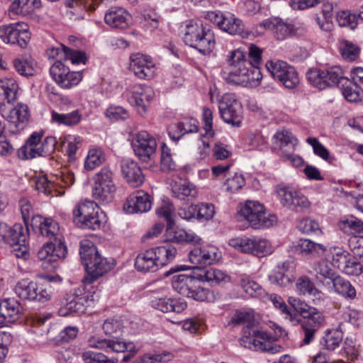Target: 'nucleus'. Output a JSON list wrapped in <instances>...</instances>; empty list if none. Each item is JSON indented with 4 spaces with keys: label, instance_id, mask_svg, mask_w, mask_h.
<instances>
[{
    "label": "nucleus",
    "instance_id": "obj_56",
    "mask_svg": "<svg viewBox=\"0 0 363 363\" xmlns=\"http://www.w3.org/2000/svg\"><path fill=\"white\" fill-rule=\"evenodd\" d=\"M64 61H55L50 69V73L52 79L62 87L65 74L68 73V67L64 64Z\"/></svg>",
    "mask_w": 363,
    "mask_h": 363
},
{
    "label": "nucleus",
    "instance_id": "obj_44",
    "mask_svg": "<svg viewBox=\"0 0 363 363\" xmlns=\"http://www.w3.org/2000/svg\"><path fill=\"white\" fill-rule=\"evenodd\" d=\"M106 222V216L104 212L100 210L97 205L96 209L93 211L91 216H89V218L84 220V223L80 226V228L94 230H99L104 226Z\"/></svg>",
    "mask_w": 363,
    "mask_h": 363
},
{
    "label": "nucleus",
    "instance_id": "obj_22",
    "mask_svg": "<svg viewBox=\"0 0 363 363\" xmlns=\"http://www.w3.org/2000/svg\"><path fill=\"white\" fill-rule=\"evenodd\" d=\"M130 93V96H128L130 104L135 106L140 115L144 114L154 96L153 89L149 86L137 84L131 89Z\"/></svg>",
    "mask_w": 363,
    "mask_h": 363
},
{
    "label": "nucleus",
    "instance_id": "obj_3",
    "mask_svg": "<svg viewBox=\"0 0 363 363\" xmlns=\"http://www.w3.org/2000/svg\"><path fill=\"white\" fill-rule=\"evenodd\" d=\"M230 80L244 86H257L262 78L259 67L245 59L242 51L230 52L228 57Z\"/></svg>",
    "mask_w": 363,
    "mask_h": 363
},
{
    "label": "nucleus",
    "instance_id": "obj_57",
    "mask_svg": "<svg viewBox=\"0 0 363 363\" xmlns=\"http://www.w3.org/2000/svg\"><path fill=\"white\" fill-rule=\"evenodd\" d=\"M161 168L164 171H172L176 169L177 164L172 159L170 148L162 143L161 146Z\"/></svg>",
    "mask_w": 363,
    "mask_h": 363
},
{
    "label": "nucleus",
    "instance_id": "obj_52",
    "mask_svg": "<svg viewBox=\"0 0 363 363\" xmlns=\"http://www.w3.org/2000/svg\"><path fill=\"white\" fill-rule=\"evenodd\" d=\"M303 316L307 318V320L303 324H308L309 327L315 328V329H318L325 321L323 313L315 308L310 306Z\"/></svg>",
    "mask_w": 363,
    "mask_h": 363
},
{
    "label": "nucleus",
    "instance_id": "obj_32",
    "mask_svg": "<svg viewBox=\"0 0 363 363\" xmlns=\"http://www.w3.org/2000/svg\"><path fill=\"white\" fill-rule=\"evenodd\" d=\"M297 250L306 257L310 258L320 257L326 252V247L310 239H301L297 246Z\"/></svg>",
    "mask_w": 363,
    "mask_h": 363
},
{
    "label": "nucleus",
    "instance_id": "obj_8",
    "mask_svg": "<svg viewBox=\"0 0 363 363\" xmlns=\"http://www.w3.org/2000/svg\"><path fill=\"white\" fill-rule=\"evenodd\" d=\"M228 244L241 252L251 254L259 257L271 255L274 250L269 240L256 237L233 238L229 240Z\"/></svg>",
    "mask_w": 363,
    "mask_h": 363
},
{
    "label": "nucleus",
    "instance_id": "obj_50",
    "mask_svg": "<svg viewBox=\"0 0 363 363\" xmlns=\"http://www.w3.org/2000/svg\"><path fill=\"white\" fill-rule=\"evenodd\" d=\"M330 253L332 255L330 264L335 268L342 270L343 267L345 266L347 262H348V259L351 256L350 253L346 250L337 247L331 248Z\"/></svg>",
    "mask_w": 363,
    "mask_h": 363
},
{
    "label": "nucleus",
    "instance_id": "obj_37",
    "mask_svg": "<svg viewBox=\"0 0 363 363\" xmlns=\"http://www.w3.org/2000/svg\"><path fill=\"white\" fill-rule=\"evenodd\" d=\"M155 253L157 264L159 267H163L172 262L177 254V250L169 242L152 248Z\"/></svg>",
    "mask_w": 363,
    "mask_h": 363
},
{
    "label": "nucleus",
    "instance_id": "obj_5",
    "mask_svg": "<svg viewBox=\"0 0 363 363\" xmlns=\"http://www.w3.org/2000/svg\"><path fill=\"white\" fill-rule=\"evenodd\" d=\"M199 273L193 271L190 274H180L173 277L172 287L182 296L196 301H209L211 293L208 289L201 286Z\"/></svg>",
    "mask_w": 363,
    "mask_h": 363
},
{
    "label": "nucleus",
    "instance_id": "obj_62",
    "mask_svg": "<svg viewBox=\"0 0 363 363\" xmlns=\"http://www.w3.org/2000/svg\"><path fill=\"white\" fill-rule=\"evenodd\" d=\"M106 116L111 121H125L129 117L128 112L121 106H111L106 112Z\"/></svg>",
    "mask_w": 363,
    "mask_h": 363
},
{
    "label": "nucleus",
    "instance_id": "obj_15",
    "mask_svg": "<svg viewBox=\"0 0 363 363\" xmlns=\"http://www.w3.org/2000/svg\"><path fill=\"white\" fill-rule=\"evenodd\" d=\"M219 111L227 123L233 126H240L242 121V106L232 94H225L219 102Z\"/></svg>",
    "mask_w": 363,
    "mask_h": 363
},
{
    "label": "nucleus",
    "instance_id": "obj_20",
    "mask_svg": "<svg viewBox=\"0 0 363 363\" xmlns=\"http://www.w3.org/2000/svg\"><path fill=\"white\" fill-rule=\"evenodd\" d=\"M130 69L138 78L144 79L152 78L156 71L155 65L151 57L139 52L130 56Z\"/></svg>",
    "mask_w": 363,
    "mask_h": 363
},
{
    "label": "nucleus",
    "instance_id": "obj_39",
    "mask_svg": "<svg viewBox=\"0 0 363 363\" xmlns=\"http://www.w3.org/2000/svg\"><path fill=\"white\" fill-rule=\"evenodd\" d=\"M338 225L341 230L348 235L363 236V222L354 216H349L343 218Z\"/></svg>",
    "mask_w": 363,
    "mask_h": 363
},
{
    "label": "nucleus",
    "instance_id": "obj_60",
    "mask_svg": "<svg viewBox=\"0 0 363 363\" xmlns=\"http://www.w3.org/2000/svg\"><path fill=\"white\" fill-rule=\"evenodd\" d=\"M15 70L21 76L28 77L33 74V62L27 59L16 58L13 60Z\"/></svg>",
    "mask_w": 363,
    "mask_h": 363
},
{
    "label": "nucleus",
    "instance_id": "obj_55",
    "mask_svg": "<svg viewBox=\"0 0 363 363\" xmlns=\"http://www.w3.org/2000/svg\"><path fill=\"white\" fill-rule=\"evenodd\" d=\"M336 20L341 27H348L354 29L357 26V18L355 14L349 11H340L336 14Z\"/></svg>",
    "mask_w": 363,
    "mask_h": 363
},
{
    "label": "nucleus",
    "instance_id": "obj_16",
    "mask_svg": "<svg viewBox=\"0 0 363 363\" xmlns=\"http://www.w3.org/2000/svg\"><path fill=\"white\" fill-rule=\"evenodd\" d=\"M221 258V252L214 246L194 247L189 252V260L194 265V271L202 269L206 265H211Z\"/></svg>",
    "mask_w": 363,
    "mask_h": 363
},
{
    "label": "nucleus",
    "instance_id": "obj_24",
    "mask_svg": "<svg viewBox=\"0 0 363 363\" xmlns=\"http://www.w3.org/2000/svg\"><path fill=\"white\" fill-rule=\"evenodd\" d=\"M31 225L33 229L38 230L43 236L53 238L54 241L57 238L62 240L58 223L52 218L35 216L33 217Z\"/></svg>",
    "mask_w": 363,
    "mask_h": 363
},
{
    "label": "nucleus",
    "instance_id": "obj_29",
    "mask_svg": "<svg viewBox=\"0 0 363 363\" xmlns=\"http://www.w3.org/2000/svg\"><path fill=\"white\" fill-rule=\"evenodd\" d=\"M104 20L113 28L125 29L130 26L131 16L123 8H111L106 13Z\"/></svg>",
    "mask_w": 363,
    "mask_h": 363
},
{
    "label": "nucleus",
    "instance_id": "obj_53",
    "mask_svg": "<svg viewBox=\"0 0 363 363\" xmlns=\"http://www.w3.org/2000/svg\"><path fill=\"white\" fill-rule=\"evenodd\" d=\"M35 189L45 194L52 195L55 187V181L50 180L45 175L36 176L33 179Z\"/></svg>",
    "mask_w": 363,
    "mask_h": 363
},
{
    "label": "nucleus",
    "instance_id": "obj_34",
    "mask_svg": "<svg viewBox=\"0 0 363 363\" xmlns=\"http://www.w3.org/2000/svg\"><path fill=\"white\" fill-rule=\"evenodd\" d=\"M135 267L141 272H155L160 267L152 248L138 255L135 262Z\"/></svg>",
    "mask_w": 363,
    "mask_h": 363
},
{
    "label": "nucleus",
    "instance_id": "obj_6",
    "mask_svg": "<svg viewBox=\"0 0 363 363\" xmlns=\"http://www.w3.org/2000/svg\"><path fill=\"white\" fill-rule=\"evenodd\" d=\"M92 179V197L100 203L111 202L116 191L113 172L108 167H103Z\"/></svg>",
    "mask_w": 363,
    "mask_h": 363
},
{
    "label": "nucleus",
    "instance_id": "obj_1",
    "mask_svg": "<svg viewBox=\"0 0 363 363\" xmlns=\"http://www.w3.org/2000/svg\"><path fill=\"white\" fill-rule=\"evenodd\" d=\"M79 254L89 277L83 279L80 286L66 295L64 306L59 310L62 316L84 313L86 306L99 298V290L92 283L110 269V266L94 245L82 244Z\"/></svg>",
    "mask_w": 363,
    "mask_h": 363
},
{
    "label": "nucleus",
    "instance_id": "obj_25",
    "mask_svg": "<svg viewBox=\"0 0 363 363\" xmlns=\"http://www.w3.org/2000/svg\"><path fill=\"white\" fill-rule=\"evenodd\" d=\"M152 206V202L148 194L138 191L129 196L124 205V210L128 213H145Z\"/></svg>",
    "mask_w": 363,
    "mask_h": 363
},
{
    "label": "nucleus",
    "instance_id": "obj_36",
    "mask_svg": "<svg viewBox=\"0 0 363 363\" xmlns=\"http://www.w3.org/2000/svg\"><path fill=\"white\" fill-rule=\"evenodd\" d=\"M290 263L284 262L281 265L277 266L273 273L269 276L272 284L279 286H286L291 282V274L289 270Z\"/></svg>",
    "mask_w": 363,
    "mask_h": 363
},
{
    "label": "nucleus",
    "instance_id": "obj_12",
    "mask_svg": "<svg viewBox=\"0 0 363 363\" xmlns=\"http://www.w3.org/2000/svg\"><path fill=\"white\" fill-rule=\"evenodd\" d=\"M28 233L20 223L9 226L6 233V245H9L11 251L17 257L26 259L28 257Z\"/></svg>",
    "mask_w": 363,
    "mask_h": 363
},
{
    "label": "nucleus",
    "instance_id": "obj_13",
    "mask_svg": "<svg viewBox=\"0 0 363 363\" xmlns=\"http://www.w3.org/2000/svg\"><path fill=\"white\" fill-rule=\"evenodd\" d=\"M131 145L135 155L143 162L152 159L157 147L155 138L145 130L133 135Z\"/></svg>",
    "mask_w": 363,
    "mask_h": 363
},
{
    "label": "nucleus",
    "instance_id": "obj_14",
    "mask_svg": "<svg viewBox=\"0 0 363 363\" xmlns=\"http://www.w3.org/2000/svg\"><path fill=\"white\" fill-rule=\"evenodd\" d=\"M0 38L6 43L25 48L30 40L28 25L18 22L0 26Z\"/></svg>",
    "mask_w": 363,
    "mask_h": 363
},
{
    "label": "nucleus",
    "instance_id": "obj_31",
    "mask_svg": "<svg viewBox=\"0 0 363 363\" xmlns=\"http://www.w3.org/2000/svg\"><path fill=\"white\" fill-rule=\"evenodd\" d=\"M332 290L344 299L352 301L357 298V290L351 282L340 275H337L331 281Z\"/></svg>",
    "mask_w": 363,
    "mask_h": 363
},
{
    "label": "nucleus",
    "instance_id": "obj_49",
    "mask_svg": "<svg viewBox=\"0 0 363 363\" xmlns=\"http://www.w3.org/2000/svg\"><path fill=\"white\" fill-rule=\"evenodd\" d=\"M339 48L342 57L351 62L354 61L360 53V48L356 44L347 40L340 41Z\"/></svg>",
    "mask_w": 363,
    "mask_h": 363
},
{
    "label": "nucleus",
    "instance_id": "obj_51",
    "mask_svg": "<svg viewBox=\"0 0 363 363\" xmlns=\"http://www.w3.org/2000/svg\"><path fill=\"white\" fill-rule=\"evenodd\" d=\"M240 287L251 296H259L264 291L260 284L247 276H242L240 281Z\"/></svg>",
    "mask_w": 363,
    "mask_h": 363
},
{
    "label": "nucleus",
    "instance_id": "obj_11",
    "mask_svg": "<svg viewBox=\"0 0 363 363\" xmlns=\"http://www.w3.org/2000/svg\"><path fill=\"white\" fill-rule=\"evenodd\" d=\"M14 291L17 296L23 300L44 302L51 298V293L46 287L28 279L18 281Z\"/></svg>",
    "mask_w": 363,
    "mask_h": 363
},
{
    "label": "nucleus",
    "instance_id": "obj_27",
    "mask_svg": "<svg viewBox=\"0 0 363 363\" xmlns=\"http://www.w3.org/2000/svg\"><path fill=\"white\" fill-rule=\"evenodd\" d=\"M151 306L163 313H181L186 308V303L181 298L155 296L151 299Z\"/></svg>",
    "mask_w": 363,
    "mask_h": 363
},
{
    "label": "nucleus",
    "instance_id": "obj_45",
    "mask_svg": "<svg viewBox=\"0 0 363 363\" xmlns=\"http://www.w3.org/2000/svg\"><path fill=\"white\" fill-rule=\"evenodd\" d=\"M275 143L281 148L287 147L289 150H293L296 145L297 140L291 132L287 130H279L274 136Z\"/></svg>",
    "mask_w": 363,
    "mask_h": 363
},
{
    "label": "nucleus",
    "instance_id": "obj_35",
    "mask_svg": "<svg viewBox=\"0 0 363 363\" xmlns=\"http://www.w3.org/2000/svg\"><path fill=\"white\" fill-rule=\"evenodd\" d=\"M97 204L92 201H81L75 205L72 210L73 221L80 227L84 220L91 216L93 211L96 209Z\"/></svg>",
    "mask_w": 363,
    "mask_h": 363
},
{
    "label": "nucleus",
    "instance_id": "obj_18",
    "mask_svg": "<svg viewBox=\"0 0 363 363\" xmlns=\"http://www.w3.org/2000/svg\"><path fill=\"white\" fill-rule=\"evenodd\" d=\"M206 18L230 35H240L243 33L242 21L230 13L223 14L219 11H208Z\"/></svg>",
    "mask_w": 363,
    "mask_h": 363
},
{
    "label": "nucleus",
    "instance_id": "obj_61",
    "mask_svg": "<svg viewBox=\"0 0 363 363\" xmlns=\"http://www.w3.org/2000/svg\"><path fill=\"white\" fill-rule=\"evenodd\" d=\"M297 227L299 230L306 234H318L321 233L318 223L310 218L301 220Z\"/></svg>",
    "mask_w": 363,
    "mask_h": 363
},
{
    "label": "nucleus",
    "instance_id": "obj_7",
    "mask_svg": "<svg viewBox=\"0 0 363 363\" xmlns=\"http://www.w3.org/2000/svg\"><path fill=\"white\" fill-rule=\"evenodd\" d=\"M238 213L254 228H269L277 222L276 216L267 213L263 204L256 201H247Z\"/></svg>",
    "mask_w": 363,
    "mask_h": 363
},
{
    "label": "nucleus",
    "instance_id": "obj_2",
    "mask_svg": "<svg viewBox=\"0 0 363 363\" xmlns=\"http://www.w3.org/2000/svg\"><path fill=\"white\" fill-rule=\"evenodd\" d=\"M252 319V314L247 311H236L231 318V322L235 324L247 323L243 328V336L239 340L240 345L250 350L270 353L277 352L280 347L272 345V341L284 336L286 335L284 330L276 323H270L269 326L275 333V337H272L267 332L251 324Z\"/></svg>",
    "mask_w": 363,
    "mask_h": 363
},
{
    "label": "nucleus",
    "instance_id": "obj_42",
    "mask_svg": "<svg viewBox=\"0 0 363 363\" xmlns=\"http://www.w3.org/2000/svg\"><path fill=\"white\" fill-rule=\"evenodd\" d=\"M82 120V114L78 110L73 111L68 113H59L52 112V121L58 125L67 126H74L79 123Z\"/></svg>",
    "mask_w": 363,
    "mask_h": 363
},
{
    "label": "nucleus",
    "instance_id": "obj_23",
    "mask_svg": "<svg viewBox=\"0 0 363 363\" xmlns=\"http://www.w3.org/2000/svg\"><path fill=\"white\" fill-rule=\"evenodd\" d=\"M66 253L65 243L60 238H57L55 241L52 240L43 245L38 252V257L40 260L52 263L64 258Z\"/></svg>",
    "mask_w": 363,
    "mask_h": 363
},
{
    "label": "nucleus",
    "instance_id": "obj_21",
    "mask_svg": "<svg viewBox=\"0 0 363 363\" xmlns=\"http://www.w3.org/2000/svg\"><path fill=\"white\" fill-rule=\"evenodd\" d=\"M1 113L11 125H13L14 129L11 130L13 133H17L25 128L29 117L28 106L22 104L8 108H1Z\"/></svg>",
    "mask_w": 363,
    "mask_h": 363
},
{
    "label": "nucleus",
    "instance_id": "obj_41",
    "mask_svg": "<svg viewBox=\"0 0 363 363\" xmlns=\"http://www.w3.org/2000/svg\"><path fill=\"white\" fill-rule=\"evenodd\" d=\"M18 91V84L11 78L0 79V96H2L8 103L16 99Z\"/></svg>",
    "mask_w": 363,
    "mask_h": 363
},
{
    "label": "nucleus",
    "instance_id": "obj_47",
    "mask_svg": "<svg viewBox=\"0 0 363 363\" xmlns=\"http://www.w3.org/2000/svg\"><path fill=\"white\" fill-rule=\"evenodd\" d=\"M157 216L164 219L167 223V226H173L175 223L174 208L172 203L168 200H163L156 209Z\"/></svg>",
    "mask_w": 363,
    "mask_h": 363
},
{
    "label": "nucleus",
    "instance_id": "obj_17",
    "mask_svg": "<svg viewBox=\"0 0 363 363\" xmlns=\"http://www.w3.org/2000/svg\"><path fill=\"white\" fill-rule=\"evenodd\" d=\"M277 191L280 202L284 207L302 212L311 206L308 199L299 191L286 186H280Z\"/></svg>",
    "mask_w": 363,
    "mask_h": 363
},
{
    "label": "nucleus",
    "instance_id": "obj_63",
    "mask_svg": "<svg viewBox=\"0 0 363 363\" xmlns=\"http://www.w3.org/2000/svg\"><path fill=\"white\" fill-rule=\"evenodd\" d=\"M65 142L67 143V155L69 160H74L76 152L82 143V138L79 136L69 135L65 138Z\"/></svg>",
    "mask_w": 363,
    "mask_h": 363
},
{
    "label": "nucleus",
    "instance_id": "obj_9",
    "mask_svg": "<svg viewBox=\"0 0 363 363\" xmlns=\"http://www.w3.org/2000/svg\"><path fill=\"white\" fill-rule=\"evenodd\" d=\"M306 78L310 84L320 90L337 85L344 79L342 69L336 66L325 69H309L306 72Z\"/></svg>",
    "mask_w": 363,
    "mask_h": 363
},
{
    "label": "nucleus",
    "instance_id": "obj_54",
    "mask_svg": "<svg viewBox=\"0 0 363 363\" xmlns=\"http://www.w3.org/2000/svg\"><path fill=\"white\" fill-rule=\"evenodd\" d=\"M82 358L84 363H118L116 358H108L103 353L91 351L83 352Z\"/></svg>",
    "mask_w": 363,
    "mask_h": 363
},
{
    "label": "nucleus",
    "instance_id": "obj_33",
    "mask_svg": "<svg viewBox=\"0 0 363 363\" xmlns=\"http://www.w3.org/2000/svg\"><path fill=\"white\" fill-rule=\"evenodd\" d=\"M170 185L172 194L180 200H190L197 196V189L192 184L179 179L173 181Z\"/></svg>",
    "mask_w": 363,
    "mask_h": 363
},
{
    "label": "nucleus",
    "instance_id": "obj_64",
    "mask_svg": "<svg viewBox=\"0 0 363 363\" xmlns=\"http://www.w3.org/2000/svg\"><path fill=\"white\" fill-rule=\"evenodd\" d=\"M121 320L116 318L106 319L103 324V330L106 335H118L122 332Z\"/></svg>",
    "mask_w": 363,
    "mask_h": 363
},
{
    "label": "nucleus",
    "instance_id": "obj_38",
    "mask_svg": "<svg viewBox=\"0 0 363 363\" xmlns=\"http://www.w3.org/2000/svg\"><path fill=\"white\" fill-rule=\"evenodd\" d=\"M201 281L208 282L211 286L226 283L230 281V277L220 269L211 268L209 269H199Z\"/></svg>",
    "mask_w": 363,
    "mask_h": 363
},
{
    "label": "nucleus",
    "instance_id": "obj_26",
    "mask_svg": "<svg viewBox=\"0 0 363 363\" xmlns=\"http://www.w3.org/2000/svg\"><path fill=\"white\" fill-rule=\"evenodd\" d=\"M122 174L126 182L133 187L140 186L145 177L137 162L131 160H123L121 164Z\"/></svg>",
    "mask_w": 363,
    "mask_h": 363
},
{
    "label": "nucleus",
    "instance_id": "obj_43",
    "mask_svg": "<svg viewBox=\"0 0 363 363\" xmlns=\"http://www.w3.org/2000/svg\"><path fill=\"white\" fill-rule=\"evenodd\" d=\"M311 273L313 274L318 279H330V281L337 275L325 259L315 262L312 265Z\"/></svg>",
    "mask_w": 363,
    "mask_h": 363
},
{
    "label": "nucleus",
    "instance_id": "obj_28",
    "mask_svg": "<svg viewBox=\"0 0 363 363\" xmlns=\"http://www.w3.org/2000/svg\"><path fill=\"white\" fill-rule=\"evenodd\" d=\"M21 306L15 299L7 298L0 302V325L16 322L20 317Z\"/></svg>",
    "mask_w": 363,
    "mask_h": 363
},
{
    "label": "nucleus",
    "instance_id": "obj_59",
    "mask_svg": "<svg viewBox=\"0 0 363 363\" xmlns=\"http://www.w3.org/2000/svg\"><path fill=\"white\" fill-rule=\"evenodd\" d=\"M196 219L199 221L209 220L215 214V207L210 203H201L196 205Z\"/></svg>",
    "mask_w": 363,
    "mask_h": 363
},
{
    "label": "nucleus",
    "instance_id": "obj_48",
    "mask_svg": "<svg viewBox=\"0 0 363 363\" xmlns=\"http://www.w3.org/2000/svg\"><path fill=\"white\" fill-rule=\"evenodd\" d=\"M105 161V154L100 148L91 149L84 162V168L86 170H93Z\"/></svg>",
    "mask_w": 363,
    "mask_h": 363
},
{
    "label": "nucleus",
    "instance_id": "obj_10",
    "mask_svg": "<svg viewBox=\"0 0 363 363\" xmlns=\"http://www.w3.org/2000/svg\"><path fill=\"white\" fill-rule=\"evenodd\" d=\"M266 68L274 79L279 81L287 89H294L299 83L296 70L286 62L269 60L266 62Z\"/></svg>",
    "mask_w": 363,
    "mask_h": 363
},
{
    "label": "nucleus",
    "instance_id": "obj_19",
    "mask_svg": "<svg viewBox=\"0 0 363 363\" xmlns=\"http://www.w3.org/2000/svg\"><path fill=\"white\" fill-rule=\"evenodd\" d=\"M88 345L91 348L104 350L106 352H125L132 351L134 345L131 342H125L121 339H106L93 336L88 340Z\"/></svg>",
    "mask_w": 363,
    "mask_h": 363
},
{
    "label": "nucleus",
    "instance_id": "obj_40",
    "mask_svg": "<svg viewBox=\"0 0 363 363\" xmlns=\"http://www.w3.org/2000/svg\"><path fill=\"white\" fill-rule=\"evenodd\" d=\"M40 0H15L10 6L9 11L13 14L27 15L40 6Z\"/></svg>",
    "mask_w": 363,
    "mask_h": 363
},
{
    "label": "nucleus",
    "instance_id": "obj_4",
    "mask_svg": "<svg viewBox=\"0 0 363 363\" xmlns=\"http://www.w3.org/2000/svg\"><path fill=\"white\" fill-rule=\"evenodd\" d=\"M182 33L184 43L195 48L201 54L208 55L214 50L215 34L206 26L189 21L185 23Z\"/></svg>",
    "mask_w": 363,
    "mask_h": 363
},
{
    "label": "nucleus",
    "instance_id": "obj_30",
    "mask_svg": "<svg viewBox=\"0 0 363 363\" xmlns=\"http://www.w3.org/2000/svg\"><path fill=\"white\" fill-rule=\"evenodd\" d=\"M260 27L273 31L278 40H283L289 36L293 31V26L284 23L278 18H269L259 23Z\"/></svg>",
    "mask_w": 363,
    "mask_h": 363
},
{
    "label": "nucleus",
    "instance_id": "obj_46",
    "mask_svg": "<svg viewBox=\"0 0 363 363\" xmlns=\"http://www.w3.org/2000/svg\"><path fill=\"white\" fill-rule=\"evenodd\" d=\"M342 340V324H340L336 330L329 331L325 334L321 344L325 349L334 350L339 347Z\"/></svg>",
    "mask_w": 363,
    "mask_h": 363
},
{
    "label": "nucleus",
    "instance_id": "obj_58",
    "mask_svg": "<svg viewBox=\"0 0 363 363\" xmlns=\"http://www.w3.org/2000/svg\"><path fill=\"white\" fill-rule=\"evenodd\" d=\"M361 89L354 86V84L347 80L345 84L342 85V93L344 97L350 102H357L361 99Z\"/></svg>",
    "mask_w": 363,
    "mask_h": 363
}]
</instances>
